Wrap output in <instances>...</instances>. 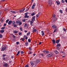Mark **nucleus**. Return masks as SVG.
<instances>
[{"instance_id": "obj_56", "label": "nucleus", "mask_w": 67, "mask_h": 67, "mask_svg": "<svg viewBox=\"0 0 67 67\" xmlns=\"http://www.w3.org/2000/svg\"><path fill=\"white\" fill-rule=\"evenodd\" d=\"M63 30H64V31H66V29L65 28H64L63 29Z\"/></svg>"}, {"instance_id": "obj_9", "label": "nucleus", "mask_w": 67, "mask_h": 67, "mask_svg": "<svg viewBox=\"0 0 67 67\" xmlns=\"http://www.w3.org/2000/svg\"><path fill=\"white\" fill-rule=\"evenodd\" d=\"M24 27H26V28H28V27H29L28 25H27V24H25Z\"/></svg>"}, {"instance_id": "obj_7", "label": "nucleus", "mask_w": 67, "mask_h": 67, "mask_svg": "<svg viewBox=\"0 0 67 67\" xmlns=\"http://www.w3.org/2000/svg\"><path fill=\"white\" fill-rule=\"evenodd\" d=\"M10 12L12 13H18V11H10Z\"/></svg>"}, {"instance_id": "obj_25", "label": "nucleus", "mask_w": 67, "mask_h": 67, "mask_svg": "<svg viewBox=\"0 0 67 67\" xmlns=\"http://www.w3.org/2000/svg\"><path fill=\"white\" fill-rule=\"evenodd\" d=\"M29 34H30V32H29L28 33H27L26 35L27 36H28L29 35Z\"/></svg>"}, {"instance_id": "obj_58", "label": "nucleus", "mask_w": 67, "mask_h": 67, "mask_svg": "<svg viewBox=\"0 0 67 67\" xmlns=\"http://www.w3.org/2000/svg\"><path fill=\"white\" fill-rule=\"evenodd\" d=\"M25 39H26V40H27V37H26L25 38Z\"/></svg>"}, {"instance_id": "obj_12", "label": "nucleus", "mask_w": 67, "mask_h": 67, "mask_svg": "<svg viewBox=\"0 0 67 67\" xmlns=\"http://www.w3.org/2000/svg\"><path fill=\"white\" fill-rule=\"evenodd\" d=\"M12 21H10L8 23V24L9 25H10V24H12Z\"/></svg>"}, {"instance_id": "obj_37", "label": "nucleus", "mask_w": 67, "mask_h": 67, "mask_svg": "<svg viewBox=\"0 0 67 67\" xmlns=\"http://www.w3.org/2000/svg\"><path fill=\"white\" fill-rule=\"evenodd\" d=\"M34 15H35V13H33L31 14V15L32 16H33Z\"/></svg>"}, {"instance_id": "obj_18", "label": "nucleus", "mask_w": 67, "mask_h": 67, "mask_svg": "<svg viewBox=\"0 0 67 67\" xmlns=\"http://www.w3.org/2000/svg\"><path fill=\"white\" fill-rule=\"evenodd\" d=\"M57 49H58V51H60V49H59V47L58 46H57Z\"/></svg>"}, {"instance_id": "obj_8", "label": "nucleus", "mask_w": 67, "mask_h": 67, "mask_svg": "<svg viewBox=\"0 0 67 67\" xmlns=\"http://www.w3.org/2000/svg\"><path fill=\"white\" fill-rule=\"evenodd\" d=\"M57 18H54L53 21V23H54V22H56V21H57Z\"/></svg>"}, {"instance_id": "obj_16", "label": "nucleus", "mask_w": 67, "mask_h": 67, "mask_svg": "<svg viewBox=\"0 0 67 67\" xmlns=\"http://www.w3.org/2000/svg\"><path fill=\"white\" fill-rule=\"evenodd\" d=\"M12 23H13V24H12V26H13V25H14V24H15V22L14 21H13Z\"/></svg>"}, {"instance_id": "obj_29", "label": "nucleus", "mask_w": 67, "mask_h": 67, "mask_svg": "<svg viewBox=\"0 0 67 67\" xmlns=\"http://www.w3.org/2000/svg\"><path fill=\"white\" fill-rule=\"evenodd\" d=\"M40 55L42 56V57H43L44 56V54L42 53L40 54Z\"/></svg>"}, {"instance_id": "obj_33", "label": "nucleus", "mask_w": 67, "mask_h": 67, "mask_svg": "<svg viewBox=\"0 0 67 67\" xmlns=\"http://www.w3.org/2000/svg\"><path fill=\"white\" fill-rule=\"evenodd\" d=\"M22 24V23L21 22H20V23H19V26H21V25Z\"/></svg>"}, {"instance_id": "obj_1", "label": "nucleus", "mask_w": 67, "mask_h": 67, "mask_svg": "<svg viewBox=\"0 0 67 67\" xmlns=\"http://www.w3.org/2000/svg\"><path fill=\"white\" fill-rule=\"evenodd\" d=\"M30 65H32V66H33L34 65H37V63H35V62H31V63L30 64Z\"/></svg>"}, {"instance_id": "obj_47", "label": "nucleus", "mask_w": 67, "mask_h": 67, "mask_svg": "<svg viewBox=\"0 0 67 67\" xmlns=\"http://www.w3.org/2000/svg\"><path fill=\"white\" fill-rule=\"evenodd\" d=\"M22 34V33H21V32H19V35H20H20H21Z\"/></svg>"}, {"instance_id": "obj_2", "label": "nucleus", "mask_w": 67, "mask_h": 67, "mask_svg": "<svg viewBox=\"0 0 67 67\" xmlns=\"http://www.w3.org/2000/svg\"><path fill=\"white\" fill-rule=\"evenodd\" d=\"M28 14V13H26L25 14V15L24 16L25 18H29V16L27 15Z\"/></svg>"}, {"instance_id": "obj_24", "label": "nucleus", "mask_w": 67, "mask_h": 67, "mask_svg": "<svg viewBox=\"0 0 67 67\" xmlns=\"http://www.w3.org/2000/svg\"><path fill=\"white\" fill-rule=\"evenodd\" d=\"M13 32L14 33H15L16 34V33H18V31L16 30H14V31Z\"/></svg>"}, {"instance_id": "obj_53", "label": "nucleus", "mask_w": 67, "mask_h": 67, "mask_svg": "<svg viewBox=\"0 0 67 67\" xmlns=\"http://www.w3.org/2000/svg\"><path fill=\"white\" fill-rule=\"evenodd\" d=\"M43 52L44 53H46V51L45 50H44L43 51Z\"/></svg>"}, {"instance_id": "obj_10", "label": "nucleus", "mask_w": 67, "mask_h": 67, "mask_svg": "<svg viewBox=\"0 0 67 67\" xmlns=\"http://www.w3.org/2000/svg\"><path fill=\"white\" fill-rule=\"evenodd\" d=\"M52 56V54H48L47 55V57H51V56Z\"/></svg>"}, {"instance_id": "obj_57", "label": "nucleus", "mask_w": 67, "mask_h": 67, "mask_svg": "<svg viewBox=\"0 0 67 67\" xmlns=\"http://www.w3.org/2000/svg\"><path fill=\"white\" fill-rule=\"evenodd\" d=\"M6 25H7V24H4V26H5Z\"/></svg>"}, {"instance_id": "obj_54", "label": "nucleus", "mask_w": 67, "mask_h": 67, "mask_svg": "<svg viewBox=\"0 0 67 67\" xmlns=\"http://www.w3.org/2000/svg\"><path fill=\"white\" fill-rule=\"evenodd\" d=\"M48 52H49L48 51H46V53L47 54H48Z\"/></svg>"}, {"instance_id": "obj_64", "label": "nucleus", "mask_w": 67, "mask_h": 67, "mask_svg": "<svg viewBox=\"0 0 67 67\" xmlns=\"http://www.w3.org/2000/svg\"><path fill=\"white\" fill-rule=\"evenodd\" d=\"M1 11H0V14H1Z\"/></svg>"}, {"instance_id": "obj_46", "label": "nucleus", "mask_w": 67, "mask_h": 67, "mask_svg": "<svg viewBox=\"0 0 67 67\" xmlns=\"http://www.w3.org/2000/svg\"><path fill=\"white\" fill-rule=\"evenodd\" d=\"M19 44V42H16V45H18Z\"/></svg>"}, {"instance_id": "obj_35", "label": "nucleus", "mask_w": 67, "mask_h": 67, "mask_svg": "<svg viewBox=\"0 0 67 67\" xmlns=\"http://www.w3.org/2000/svg\"><path fill=\"white\" fill-rule=\"evenodd\" d=\"M19 54H20V51H19L18 53H17L16 54V55L17 56H18V55H19Z\"/></svg>"}, {"instance_id": "obj_27", "label": "nucleus", "mask_w": 67, "mask_h": 67, "mask_svg": "<svg viewBox=\"0 0 67 67\" xmlns=\"http://www.w3.org/2000/svg\"><path fill=\"white\" fill-rule=\"evenodd\" d=\"M4 32V30H0L1 33H3Z\"/></svg>"}, {"instance_id": "obj_34", "label": "nucleus", "mask_w": 67, "mask_h": 67, "mask_svg": "<svg viewBox=\"0 0 67 67\" xmlns=\"http://www.w3.org/2000/svg\"><path fill=\"white\" fill-rule=\"evenodd\" d=\"M59 11L61 13H63V11H62V10H59Z\"/></svg>"}, {"instance_id": "obj_38", "label": "nucleus", "mask_w": 67, "mask_h": 67, "mask_svg": "<svg viewBox=\"0 0 67 67\" xmlns=\"http://www.w3.org/2000/svg\"><path fill=\"white\" fill-rule=\"evenodd\" d=\"M9 21V19H7L6 20V23H8V22Z\"/></svg>"}, {"instance_id": "obj_5", "label": "nucleus", "mask_w": 67, "mask_h": 67, "mask_svg": "<svg viewBox=\"0 0 67 67\" xmlns=\"http://www.w3.org/2000/svg\"><path fill=\"white\" fill-rule=\"evenodd\" d=\"M36 5V4L35 3H34L33 4V5L32 6V9H34L35 8V7Z\"/></svg>"}, {"instance_id": "obj_40", "label": "nucleus", "mask_w": 67, "mask_h": 67, "mask_svg": "<svg viewBox=\"0 0 67 67\" xmlns=\"http://www.w3.org/2000/svg\"><path fill=\"white\" fill-rule=\"evenodd\" d=\"M62 3H65V1L63 0H62Z\"/></svg>"}, {"instance_id": "obj_36", "label": "nucleus", "mask_w": 67, "mask_h": 67, "mask_svg": "<svg viewBox=\"0 0 67 67\" xmlns=\"http://www.w3.org/2000/svg\"><path fill=\"white\" fill-rule=\"evenodd\" d=\"M60 44H58L56 46H59V47L60 46Z\"/></svg>"}, {"instance_id": "obj_39", "label": "nucleus", "mask_w": 67, "mask_h": 67, "mask_svg": "<svg viewBox=\"0 0 67 67\" xmlns=\"http://www.w3.org/2000/svg\"><path fill=\"white\" fill-rule=\"evenodd\" d=\"M20 29L21 31H22V27H20Z\"/></svg>"}, {"instance_id": "obj_28", "label": "nucleus", "mask_w": 67, "mask_h": 67, "mask_svg": "<svg viewBox=\"0 0 67 67\" xmlns=\"http://www.w3.org/2000/svg\"><path fill=\"white\" fill-rule=\"evenodd\" d=\"M20 21H16V24H17L19 23H20Z\"/></svg>"}, {"instance_id": "obj_19", "label": "nucleus", "mask_w": 67, "mask_h": 67, "mask_svg": "<svg viewBox=\"0 0 67 67\" xmlns=\"http://www.w3.org/2000/svg\"><path fill=\"white\" fill-rule=\"evenodd\" d=\"M41 33L42 34V36H44V32H43V31H41Z\"/></svg>"}, {"instance_id": "obj_14", "label": "nucleus", "mask_w": 67, "mask_h": 67, "mask_svg": "<svg viewBox=\"0 0 67 67\" xmlns=\"http://www.w3.org/2000/svg\"><path fill=\"white\" fill-rule=\"evenodd\" d=\"M35 62V64H36V63L37 64V63H39V62H40V60H37L36 62Z\"/></svg>"}, {"instance_id": "obj_62", "label": "nucleus", "mask_w": 67, "mask_h": 67, "mask_svg": "<svg viewBox=\"0 0 67 67\" xmlns=\"http://www.w3.org/2000/svg\"><path fill=\"white\" fill-rule=\"evenodd\" d=\"M65 1L66 2V3H67V0H65Z\"/></svg>"}, {"instance_id": "obj_17", "label": "nucleus", "mask_w": 67, "mask_h": 67, "mask_svg": "<svg viewBox=\"0 0 67 67\" xmlns=\"http://www.w3.org/2000/svg\"><path fill=\"white\" fill-rule=\"evenodd\" d=\"M3 66L5 67H8V64H4Z\"/></svg>"}, {"instance_id": "obj_43", "label": "nucleus", "mask_w": 67, "mask_h": 67, "mask_svg": "<svg viewBox=\"0 0 67 67\" xmlns=\"http://www.w3.org/2000/svg\"><path fill=\"white\" fill-rule=\"evenodd\" d=\"M24 53V52H23V51H22L21 52V54H23Z\"/></svg>"}, {"instance_id": "obj_49", "label": "nucleus", "mask_w": 67, "mask_h": 67, "mask_svg": "<svg viewBox=\"0 0 67 67\" xmlns=\"http://www.w3.org/2000/svg\"><path fill=\"white\" fill-rule=\"evenodd\" d=\"M25 67H29V65H28V64L26 65L25 66Z\"/></svg>"}, {"instance_id": "obj_23", "label": "nucleus", "mask_w": 67, "mask_h": 67, "mask_svg": "<svg viewBox=\"0 0 67 67\" xmlns=\"http://www.w3.org/2000/svg\"><path fill=\"white\" fill-rule=\"evenodd\" d=\"M24 40H25L24 38H22L20 39V40H22L23 42L24 41Z\"/></svg>"}, {"instance_id": "obj_51", "label": "nucleus", "mask_w": 67, "mask_h": 67, "mask_svg": "<svg viewBox=\"0 0 67 67\" xmlns=\"http://www.w3.org/2000/svg\"><path fill=\"white\" fill-rule=\"evenodd\" d=\"M13 38H15V36H14V35H13Z\"/></svg>"}, {"instance_id": "obj_63", "label": "nucleus", "mask_w": 67, "mask_h": 67, "mask_svg": "<svg viewBox=\"0 0 67 67\" xmlns=\"http://www.w3.org/2000/svg\"><path fill=\"white\" fill-rule=\"evenodd\" d=\"M11 58H13V56H12L11 57Z\"/></svg>"}, {"instance_id": "obj_55", "label": "nucleus", "mask_w": 67, "mask_h": 67, "mask_svg": "<svg viewBox=\"0 0 67 67\" xmlns=\"http://www.w3.org/2000/svg\"><path fill=\"white\" fill-rule=\"evenodd\" d=\"M36 18H37V17H38V15H37L36 16Z\"/></svg>"}, {"instance_id": "obj_21", "label": "nucleus", "mask_w": 67, "mask_h": 67, "mask_svg": "<svg viewBox=\"0 0 67 67\" xmlns=\"http://www.w3.org/2000/svg\"><path fill=\"white\" fill-rule=\"evenodd\" d=\"M37 30L36 29H34L32 30V32L33 33H34V32H36Z\"/></svg>"}, {"instance_id": "obj_6", "label": "nucleus", "mask_w": 67, "mask_h": 67, "mask_svg": "<svg viewBox=\"0 0 67 67\" xmlns=\"http://www.w3.org/2000/svg\"><path fill=\"white\" fill-rule=\"evenodd\" d=\"M48 3L50 5H51L52 4V1L51 0H49L48 2Z\"/></svg>"}, {"instance_id": "obj_59", "label": "nucleus", "mask_w": 67, "mask_h": 67, "mask_svg": "<svg viewBox=\"0 0 67 67\" xmlns=\"http://www.w3.org/2000/svg\"><path fill=\"white\" fill-rule=\"evenodd\" d=\"M41 44H42V43L41 42H40L39 43V45H40Z\"/></svg>"}, {"instance_id": "obj_52", "label": "nucleus", "mask_w": 67, "mask_h": 67, "mask_svg": "<svg viewBox=\"0 0 67 67\" xmlns=\"http://www.w3.org/2000/svg\"><path fill=\"white\" fill-rule=\"evenodd\" d=\"M53 18H55V15H53Z\"/></svg>"}, {"instance_id": "obj_61", "label": "nucleus", "mask_w": 67, "mask_h": 67, "mask_svg": "<svg viewBox=\"0 0 67 67\" xmlns=\"http://www.w3.org/2000/svg\"><path fill=\"white\" fill-rule=\"evenodd\" d=\"M31 53H32V52H29V54H31Z\"/></svg>"}, {"instance_id": "obj_15", "label": "nucleus", "mask_w": 67, "mask_h": 67, "mask_svg": "<svg viewBox=\"0 0 67 67\" xmlns=\"http://www.w3.org/2000/svg\"><path fill=\"white\" fill-rule=\"evenodd\" d=\"M56 3H57V5H59V4H60V2H59V1H56Z\"/></svg>"}, {"instance_id": "obj_11", "label": "nucleus", "mask_w": 67, "mask_h": 67, "mask_svg": "<svg viewBox=\"0 0 67 67\" xmlns=\"http://www.w3.org/2000/svg\"><path fill=\"white\" fill-rule=\"evenodd\" d=\"M35 16H34L32 17V21H35Z\"/></svg>"}, {"instance_id": "obj_42", "label": "nucleus", "mask_w": 67, "mask_h": 67, "mask_svg": "<svg viewBox=\"0 0 67 67\" xmlns=\"http://www.w3.org/2000/svg\"><path fill=\"white\" fill-rule=\"evenodd\" d=\"M2 37V35L1 34H0V38H1Z\"/></svg>"}, {"instance_id": "obj_60", "label": "nucleus", "mask_w": 67, "mask_h": 67, "mask_svg": "<svg viewBox=\"0 0 67 67\" xmlns=\"http://www.w3.org/2000/svg\"><path fill=\"white\" fill-rule=\"evenodd\" d=\"M24 32H27V31L26 30H25L24 31Z\"/></svg>"}, {"instance_id": "obj_13", "label": "nucleus", "mask_w": 67, "mask_h": 67, "mask_svg": "<svg viewBox=\"0 0 67 67\" xmlns=\"http://www.w3.org/2000/svg\"><path fill=\"white\" fill-rule=\"evenodd\" d=\"M52 27L53 29H56L57 27L55 25H53L52 26Z\"/></svg>"}, {"instance_id": "obj_45", "label": "nucleus", "mask_w": 67, "mask_h": 67, "mask_svg": "<svg viewBox=\"0 0 67 67\" xmlns=\"http://www.w3.org/2000/svg\"><path fill=\"white\" fill-rule=\"evenodd\" d=\"M2 56L3 57H5V56H6V55L5 54H3Z\"/></svg>"}, {"instance_id": "obj_31", "label": "nucleus", "mask_w": 67, "mask_h": 67, "mask_svg": "<svg viewBox=\"0 0 67 67\" xmlns=\"http://www.w3.org/2000/svg\"><path fill=\"white\" fill-rule=\"evenodd\" d=\"M13 26L15 27H17V25H16V24H14V25H13Z\"/></svg>"}, {"instance_id": "obj_44", "label": "nucleus", "mask_w": 67, "mask_h": 67, "mask_svg": "<svg viewBox=\"0 0 67 67\" xmlns=\"http://www.w3.org/2000/svg\"><path fill=\"white\" fill-rule=\"evenodd\" d=\"M28 41L29 42H31V40H30V39H29L28 40Z\"/></svg>"}, {"instance_id": "obj_26", "label": "nucleus", "mask_w": 67, "mask_h": 67, "mask_svg": "<svg viewBox=\"0 0 67 67\" xmlns=\"http://www.w3.org/2000/svg\"><path fill=\"white\" fill-rule=\"evenodd\" d=\"M52 42H53V44H55V40H52Z\"/></svg>"}, {"instance_id": "obj_22", "label": "nucleus", "mask_w": 67, "mask_h": 67, "mask_svg": "<svg viewBox=\"0 0 67 67\" xmlns=\"http://www.w3.org/2000/svg\"><path fill=\"white\" fill-rule=\"evenodd\" d=\"M54 53L55 54H58V51H57V50H55L54 51Z\"/></svg>"}, {"instance_id": "obj_48", "label": "nucleus", "mask_w": 67, "mask_h": 67, "mask_svg": "<svg viewBox=\"0 0 67 67\" xmlns=\"http://www.w3.org/2000/svg\"><path fill=\"white\" fill-rule=\"evenodd\" d=\"M22 21L23 22H25V19L23 20Z\"/></svg>"}, {"instance_id": "obj_30", "label": "nucleus", "mask_w": 67, "mask_h": 67, "mask_svg": "<svg viewBox=\"0 0 67 67\" xmlns=\"http://www.w3.org/2000/svg\"><path fill=\"white\" fill-rule=\"evenodd\" d=\"M59 42V40H58L56 41V43H58Z\"/></svg>"}, {"instance_id": "obj_41", "label": "nucleus", "mask_w": 67, "mask_h": 67, "mask_svg": "<svg viewBox=\"0 0 67 67\" xmlns=\"http://www.w3.org/2000/svg\"><path fill=\"white\" fill-rule=\"evenodd\" d=\"M5 29V27H3L1 28V30H3V29Z\"/></svg>"}, {"instance_id": "obj_4", "label": "nucleus", "mask_w": 67, "mask_h": 67, "mask_svg": "<svg viewBox=\"0 0 67 67\" xmlns=\"http://www.w3.org/2000/svg\"><path fill=\"white\" fill-rule=\"evenodd\" d=\"M25 10V8H24L23 9H22L21 10H19L18 11V13H21V12H23Z\"/></svg>"}, {"instance_id": "obj_32", "label": "nucleus", "mask_w": 67, "mask_h": 67, "mask_svg": "<svg viewBox=\"0 0 67 67\" xmlns=\"http://www.w3.org/2000/svg\"><path fill=\"white\" fill-rule=\"evenodd\" d=\"M33 21H30V24H31V25H32V24H33Z\"/></svg>"}, {"instance_id": "obj_50", "label": "nucleus", "mask_w": 67, "mask_h": 67, "mask_svg": "<svg viewBox=\"0 0 67 67\" xmlns=\"http://www.w3.org/2000/svg\"><path fill=\"white\" fill-rule=\"evenodd\" d=\"M57 30H56V29H55L54 30V31L53 33H54V32H56V31H57Z\"/></svg>"}, {"instance_id": "obj_20", "label": "nucleus", "mask_w": 67, "mask_h": 67, "mask_svg": "<svg viewBox=\"0 0 67 67\" xmlns=\"http://www.w3.org/2000/svg\"><path fill=\"white\" fill-rule=\"evenodd\" d=\"M25 45L26 46H28V45H29V43L27 42H25Z\"/></svg>"}, {"instance_id": "obj_3", "label": "nucleus", "mask_w": 67, "mask_h": 67, "mask_svg": "<svg viewBox=\"0 0 67 67\" xmlns=\"http://www.w3.org/2000/svg\"><path fill=\"white\" fill-rule=\"evenodd\" d=\"M6 48H7V47H6V46H4L2 48V49H1V51H4V50H5Z\"/></svg>"}]
</instances>
